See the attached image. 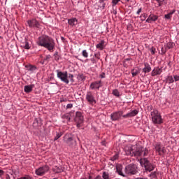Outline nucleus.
<instances>
[{
    "instance_id": "c756f323",
    "label": "nucleus",
    "mask_w": 179,
    "mask_h": 179,
    "mask_svg": "<svg viewBox=\"0 0 179 179\" xmlns=\"http://www.w3.org/2000/svg\"><path fill=\"white\" fill-rule=\"evenodd\" d=\"M167 48L166 47V45H164V47L162 48V55H164V54H166V52H167Z\"/></svg>"
},
{
    "instance_id": "37998d69",
    "label": "nucleus",
    "mask_w": 179,
    "mask_h": 179,
    "mask_svg": "<svg viewBox=\"0 0 179 179\" xmlns=\"http://www.w3.org/2000/svg\"><path fill=\"white\" fill-rule=\"evenodd\" d=\"M51 59V55H48L45 57V58L44 59L45 61H48V59Z\"/></svg>"
},
{
    "instance_id": "cd10ccee",
    "label": "nucleus",
    "mask_w": 179,
    "mask_h": 179,
    "mask_svg": "<svg viewBox=\"0 0 179 179\" xmlns=\"http://www.w3.org/2000/svg\"><path fill=\"white\" fill-rule=\"evenodd\" d=\"M102 178L103 179H110V174H108V172H103L102 173Z\"/></svg>"
},
{
    "instance_id": "79ce46f5",
    "label": "nucleus",
    "mask_w": 179,
    "mask_h": 179,
    "mask_svg": "<svg viewBox=\"0 0 179 179\" xmlns=\"http://www.w3.org/2000/svg\"><path fill=\"white\" fill-rule=\"evenodd\" d=\"M72 107H73V104H72V103H69V104H67V106H66V108L68 109V108H72Z\"/></svg>"
},
{
    "instance_id": "412c9836",
    "label": "nucleus",
    "mask_w": 179,
    "mask_h": 179,
    "mask_svg": "<svg viewBox=\"0 0 179 179\" xmlns=\"http://www.w3.org/2000/svg\"><path fill=\"white\" fill-rule=\"evenodd\" d=\"M105 43L106 42L104 41H101V42L99 43L96 44V48L98 50H100L101 51L104 50V48L106 47V45H104Z\"/></svg>"
},
{
    "instance_id": "bb28decb",
    "label": "nucleus",
    "mask_w": 179,
    "mask_h": 179,
    "mask_svg": "<svg viewBox=\"0 0 179 179\" xmlns=\"http://www.w3.org/2000/svg\"><path fill=\"white\" fill-rule=\"evenodd\" d=\"M166 49L168 50H171V48H173L174 47V43H171V42H169L168 43H166L165 45Z\"/></svg>"
},
{
    "instance_id": "9b49d317",
    "label": "nucleus",
    "mask_w": 179,
    "mask_h": 179,
    "mask_svg": "<svg viewBox=\"0 0 179 179\" xmlns=\"http://www.w3.org/2000/svg\"><path fill=\"white\" fill-rule=\"evenodd\" d=\"M155 149L159 156H162V155L166 153V148L163 147L160 143L155 144Z\"/></svg>"
},
{
    "instance_id": "f704fd0d",
    "label": "nucleus",
    "mask_w": 179,
    "mask_h": 179,
    "mask_svg": "<svg viewBox=\"0 0 179 179\" xmlns=\"http://www.w3.org/2000/svg\"><path fill=\"white\" fill-rule=\"evenodd\" d=\"M62 135V132L57 133L56 136L55 137V141H57V139H59Z\"/></svg>"
},
{
    "instance_id": "a19ab883",
    "label": "nucleus",
    "mask_w": 179,
    "mask_h": 179,
    "mask_svg": "<svg viewBox=\"0 0 179 179\" xmlns=\"http://www.w3.org/2000/svg\"><path fill=\"white\" fill-rule=\"evenodd\" d=\"M99 2L102 3L101 8H106V3L103 0H99Z\"/></svg>"
},
{
    "instance_id": "f257e3e1",
    "label": "nucleus",
    "mask_w": 179,
    "mask_h": 179,
    "mask_svg": "<svg viewBox=\"0 0 179 179\" xmlns=\"http://www.w3.org/2000/svg\"><path fill=\"white\" fill-rule=\"evenodd\" d=\"M38 45L44 47L50 52H52L55 50V41L54 39L47 35L39 36L37 41Z\"/></svg>"
},
{
    "instance_id": "5fc2aeb1",
    "label": "nucleus",
    "mask_w": 179,
    "mask_h": 179,
    "mask_svg": "<svg viewBox=\"0 0 179 179\" xmlns=\"http://www.w3.org/2000/svg\"><path fill=\"white\" fill-rule=\"evenodd\" d=\"M88 179H93V178L92 177V176H90L88 177Z\"/></svg>"
},
{
    "instance_id": "3c124183",
    "label": "nucleus",
    "mask_w": 179,
    "mask_h": 179,
    "mask_svg": "<svg viewBox=\"0 0 179 179\" xmlns=\"http://www.w3.org/2000/svg\"><path fill=\"white\" fill-rule=\"evenodd\" d=\"M94 57H95V58H97V59H100V57L99 56V55L95 54Z\"/></svg>"
},
{
    "instance_id": "4c0bfd02",
    "label": "nucleus",
    "mask_w": 179,
    "mask_h": 179,
    "mask_svg": "<svg viewBox=\"0 0 179 179\" xmlns=\"http://www.w3.org/2000/svg\"><path fill=\"white\" fill-rule=\"evenodd\" d=\"M17 179H31V177L30 176H22V177H20Z\"/></svg>"
},
{
    "instance_id": "b1692460",
    "label": "nucleus",
    "mask_w": 179,
    "mask_h": 179,
    "mask_svg": "<svg viewBox=\"0 0 179 179\" xmlns=\"http://www.w3.org/2000/svg\"><path fill=\"white\" fill-rule=\"evenodd\" d=\"M176 13V10H171L169 13L165 15V19L170 20L171 17H173V15Z\"/></svg>"
},
{
    "instance_id": "4be33fe9",
    "label": "nucleus",
    "mask_w": 179,
    "mask_h": 179,
    "mask_svg": "<svg viewBox=\"0 0 179 179\" xmlns=\"http://www.w3.org/2000/svg\"><path fill=\"white\" fill-rule=\"evenodd\" d=\"M116 171L119 174V176H121L122 177H125V175L124 174V173H122V166L121 165L116 166Z\"/></svg>"
},
{
    "instance_id": "6e6552de",
    "label": "nucleus",
    "mask_w": 179,
    "mask_h": 179,
    "mask_svg": "<svg viewBox=\"0 0 179 179\" xmlns=\"http://www.w3.org/2000/svg\"><path fill=\"white\" fill-rule=\"evenodd\" d=\"M140 164L141 166H144L146 171H153L155 170V165L152 164L147 158H141L140 159Z\"/></svg>"
},
{
    "instance_id": "f3484780",
    "label": "nucleus",
    "mask_w": 179,
    "mask_h": 179,
    "mask_svg": "<svg viewBox=\"0 0 179 179\" xmlns=\"http://www.w3.org/2000/svg\"><path fill=\"white\" fill-rule=\"evenodd\" d=\"M124 152L127 156H134V146H127L124 148Z\"/></svg>"
},
{
    "instance_id": "7c9ffc66",
    "label": "nucleus",
    "mask_w": 179,
    "mask_h": 179,
    "mask_svg": "<svg viewBox=\"0 0 179 179\" xmlns=\"http://www.w3.org/2000/svg\"><path fill=\"white\" fill-rule=\"evenodd\" d=\"M82 55L84 57V58H87L89 57V53H87V51L86 50H83Z\"/></svg>"
},
{
    "instance_id": "473e14b6",
    "label": "nucleus",
    "mask_w": 179,
    "mask_h": 179,
    "mask_svg": "<svg viewBox=\"0 0 179 179\" xmlns=\"http://www.w3.org/2000/svg\"><path fill=\"white\" fill-rule=\"evenodd\" d=\"M118 157H119L118 153H116L113 157H111L110 160H112V162H114L117 160Z\"/></svg>"
},
{
    "instance_id": "7ed1b4c3",
    "label": "nucleus",
    "mask_w": 179,
    "mask_h": 179,
    "mask_svg": "<svg viewBox=\"0 0 179 179\" xmlns=\"http://www.w3.org/2000/svg\"><path fill=\"white\" fill-rule=\"evenodd\" d=\"M138 113V111L137 110H134L123 115L124 112L122 111L114 112L110 115V120H112V121H118L121 117L124 118H131L137 115Z\"/></svg>"
},
{
    "instance_id": "09e8293b",
    "label": "nucleus",
    "mask_w": 179,
    "mask_h": 179,
    "mask_svg": "<svg viewBox=\"0 0 179 179\" xmlns=\"http://www.w3.org/2000/svg\"><path fill=\"white\" fill-rule=\"evenodd\" d=\"M3 174H5V171L0 169V177H2V176H3Z\"/></svg>"
},
{
    "instance_id": "5701e85b",
    "label": "nucleus",
    "mask_w": 179,
    "mask_h": 179,
    "mask_svg": "<svg viewBox=\"0 0 179 179\" xmlns=\"http://www.w3.org/2000/svg\"><path fill=\"white\" fill-rule=\"evenodd\" d=\"M152 71V67L148 64H145V68L143 69L144 73H149Z\"/></svg>"
},
{
    "instance_id": "dca6fc26",
    "label": "nucleus",
    "mask_w": 179,
    "mask_h": 179,
    "mask_svg": "<svg viewBox=\"0 0 179 179\" xmlns=\"http://www.w3.org/2000/svg\"><path fill=\"white\" fill-rule=\"evenodd\" d=\"M159 19V16L155 14H150L146 20L147 23H152V22H156Z\"/></svg>"
},
{
    "instance_id": "f8f14e48",
    "label": "nucleus",
    "mask_w": 179,
    "mask_h": 179,
    "mask_svg": "<svg viewBox=\"0 0 179 179\" xmlns=\"http://www.w3.org/2000/svg\"><path fill=\"white\" fill-rule=\"evenodd\" d=\"M48 170H50L48 166L45 165L36 169L35 173L37 176H44L45 173L48 172Z\"/></svg>"
},
{
    "instance_id": "c85d7f7f",
    "label": "nucleus",
    "mask_w": 179,
    "mask_h": 179,
    "mask_svg": "<svg viewBox=\"0 0 179 179\" xmlns=\"http://www.w3.org/2000/svg\"><path fill=\"white\" fill-rule=\"evenodd\" d=\"M112 94L116 97H120V92L117 89L113 90Z\"/></svg>"
},
{
    "instance_id": "f03ea898",
    "label": "nucleus",
    "mask_w": 179,
    "mask_h": 179,
    "mask_svg": "<svg viewBox=\"0 0 179 179\" xmlns=\"http://www.w3.org/2000/svg\"><path fill=\"white\" fill-rule=\"evenodd\" d=\"M38 45L44 47L50 52H52L55 50V41L54 39L47 35L39 36L37 41Z\"/></svg>"
},
{
    "instance_id": "1a4fd4ad",
    "label": "nucleus",
    "mask_w": 179,
    "mask_h": 179,
    "mask_svg": "<svg viewBox=\"0 0 179 179\" xmlns=\"http://www.w3.org/2000/svg\"><path fill=\"white\" fill-rule=\"evenodd\" d=\"M74 121L77 124V127L80 128L82 127V123L84 121L83 115L80 112H76Z\"/></svg>"
},
{
    "instance_id": "aec40b11",
    "label": "nucleus",
    "mask_w": 179,
    "mask_h": 179,
    "mask_svg": "<svg viewBox=\"0 0 179 179\" xmlns=\"http://www.w3.org/2000/svg\"><path fill=\"white\" fill-rule=\"evenodd\" d=\"M68 23L69 26L73 27V26H76L78 24V20L76 18H71L68 20Z\"/></svg>"
},
{
    "instance_id": "9d476101",
    "label": "nucleus",
    "mask_w": 179,
    "mask_h": 179,
    "mask_svg": "<svg viewBox=\"0 0 179 179\" xmlns=\"http://www.w3.org/2000/svg\"><path fill=\"white\" fill-rule=\"evenodd\" d=\"M85 99L89 104H96V99L94 98V94H93V92L90 91L87 92Z\"/></svg>"
},
{
    "instance_id": "864d4df0",
    "label": "nucleus",
    "mask_w": 179,
    "mask_h": 179,
    "mask_svg": "<svg viewBox=\"0 0 179 179\" xmlns=\"http://www.w3.org/2000/svg\"><path fill=\"white\" fill-rule=\"evenodd\" d=\"M6 179H10V176L9 175L6 176Z\"/></svg>"
},
{
    "instance_id": "a878e982",
    "label": "nucleus",
    "mask_w": 179,
    "mask_h": 179,
    "mask_svg": "<svg viewBox=\"0 0 179 179\" xmlns=\"http://www.w3.org/2000/svg\"><path fill=\"white\" fill-rule=\"evenodd\" d=\"M25 68H27V71H31V72H33V71H36V67L33 65H27Z\"/></svg>"
},
{
    "instance_id": "2f4dec72",
    "label": "nucleus",
    "mask_w": 179,
    "mask_h": 179,
    "mask_svg": "<svg viewBox=\"0 0 179 179\" xmlns=\"http://www.w3.org/2000/svg\"><path fill=\"white\" fill-rule=\"evenodd\" d=\"M150 51L152 55H155L156 54V48H155L154 47H152L151 48H150Z\"/></svg>"
},
{
    "instance_id": "6e6d98bb",
    "label": "nucleus",
    "mask_w": 179,
    "mask_h": 179,
    "mask_svg": "<svg viewBox=\"0 0 179 179\" xmlns=\"http://www.w3.org/2000/svg\"><path fill=\"white\" fill-rule=\"evenodd\" d=\"M69 121H71V117H68Z\"/></svg>"
},
{
    "instance_id": "ddd939ff",
    "label": "nucleus",
    "mask_w": 179,
    "mask_h": 179,
    "mask_svg": "<svg viewBox=\"0 0 179 179\" xmlns=\"http://www.w3.org/2000/svg\"><path fill=\"white\" fill-rule=\"evenodd\" d=\"M64 141L66 143H67V145H69V146H70V148H73L75 145V141L72 137H70L69 135L64 136Z\"/></svg>"
},
{
    "instance_id": "bf43d9fd",
    "label": "nucleus",
    "mask_w": 179,
    "mask_h": 179,
    "mask_svg": "<svg viewBox=\"0 0 179 179\" xmlns=\"http://www.w3.org/2000/svg\"><path fill=\"white\" fill-rule=\"evenodd\" d=\"M0 62H1V59H0Z\"/></svg>"
},
{
    "instance_id": "ea45409f",
    "label": "nucleus",
    "mask_w": 179,
    "mask_h": 179,
    "mask_svg": "<svg viewBox=\"0 0 179 179\" xmlns=\"http://www.w3.org/2000/svg\"><path fill=\"white\" fill-rule=\"evenodd\" d=\"M141 17H143V19H142V20H145V19H146V17H148V14L143 13L141 15Z\"/></svg>"
},
{
    "instance_id": "4468645a",
    "label": "nucleus",
    "mask_w": 179,
    "mask_h": 179,
    "mask_svg": "<svg viewBox=\"0 0 179 179\" xmlns=\"http://www.w3.org/2000/svg\"><path fill=\"white\" fill-rule=\"evenodd\" d=\"M27 23L29 27H36L37 29L40 27V22L36 19L29 20Z\"/></svg>"
},
{
    "instance_id": "4d7b16f0",
    "label": "nucleus",
    "mask_w": 179,
    "mask_h": 179,
    "mask_svg": "<svg viewBox=\"0 0 179 179\" xmlns=\"http://www.w3.org/2000/svg\"><path fill=\"white\" fill-rule=\"evenodd\" d=\"M127 2H129V0H125Z\"/></svg>"
},
{
    "instance_id": "a211bd4d",
    "label": "nucleus",
    "mask_w": 179,
    "mask_h": 179,
    "mask_svg": "<svg viewBox=\"0 0 179 179\" xmlns=\"http://www.w3.org/2000/svg\"><path fill=\"white\" fill-rule=\"evenodd\" d=\"M162 72H163V70L162 69V68L155 67L152 70L151 75L152 76H156L157 75H160Z\"/></svg>"
},
{
    "instance_id": "c03bdc74",
    "label": "nucleus",
    "mask_w": 179,
    "mask_h": 179,
    "mask_svg": "<svg viewBox=\"0 0 179 179\" xmlns=\"http://www.w3.org/2000/svg\"><path fill=\"white\" fill-rule=\"evenodd\" d=\"M131 73H132V76H136V75H138V71H133L131 72Z\"/></svg>"
},
{
    "instance_id": "2eb2a0df",
    "label": "nucleus",
    "mask_w": 179,
    "mask_h": 179,
    "mask_svg": "<svg viewBox=\"0 0 179 179\" xmlns=\"http://www.w3.org/2000/svg\"><path fill=\"white\" fill-rule=\"evenodd\" d=\"M90 89H92V90H94V89H100V87H101V81H96L92 83L90 85Z\"/></svg>"
},
{
    "instance_id": "a18cd8bd",
    "label": "nucleus",
    "mask_w": 179,
    "mask_h": 179,
    "mask_svg": "<svg viewBox=\"0 0 179 179\" xmlns=\"http://www.w3.org/2000/svg\"><path fill=\"white\" fill-rule=\"evenodd\" d=\"M141 12H142V8H139L137 12H136V15H141Z\"/></svg>"
},
{
    "instance_id": "20e7f679",
    "label": "nucleus",
    "mask_w": 179,
    "mask_h": 179,
    "mask_svg": "<svg viewBox=\"0 0 179 179\" xmlns=\"http://www.w3.org/2000/svg\"><path fill=\"white\" fill-rule=\"evenodd\" d=\"M56 73L58 79H60L66 85H69V81L73 82V75L71 73L68 74V71L62 72L59 70H56Z\"/></svg>"
},
{
    "instance_id": "e433bc0d",
    "label": "nucleus",
    "mask_w": 179,
    "mask_h": 179,
    "mask_svg": "<svg viewBox=\"0 0 179 179\" xmlns=\"http://www.w3.org/2000/svg\"><path fill=\"white\" fill-rule=\"evenodd\" d=\"M150 178H151L152 179L156 178V177H157V176H156V172H152V173H151L150 175Z\"/></svg>"
},
{
    "instance_id": "8fccbe9b",
    "label": "nucleus",
    "mask_w": 179,
    "mask_h": 179,
    "mask_svg": "<svg viewBox=\"0 0 179 179\" xmlns=\"http://www.w3.org/2000/svg\"><path fill=\"white\" fill-rule=\"evenodd\" d=\"M54 171H55V173H61V170H59V169H57L55 171V169H54Z\"/></svg>"
},
{
    "instance_id": "49530a36",
    "label": "nucleus",
    "mask_w": 179,
    "mask_h": 179,
    "mask_svg": "<svg viewBox=\"0 0 179 179\" xmlns=\"http://www.w3.org/2000/svg\"><path fill=\"white\" fill-rule=\"evenodd\" d=\"M100 77L103 79L104 78H106V73H102L101 75H100Z\"/></svg>"
},
{
    "instance_id": "603ef678",
    "label": "nucleus",
    "mask_w": 179,
    "mask_h": 179,
    "mask_svg": "<svg viewBox=\"0 0 179 179\" xmlns=\"http://www.w3.org/2000/svg\"><path fill=\"white\" fill-rule=\"evenodd\" d=\"M95 179H103V178H101V176L100 175H98V176L95 178Z\"/></svg>"
},
{
    "instance_id": "393cba45",
    "label": "nucleus",
    "mask_w": 179,
    "mask_h": 179,
    "mask_svg": "<svg viewBox=\"0 0 179 179\" xmlns=\"http://www.w3.org/2000/svg\"><path fill=\"white\" fill-rule=\"evenodd\" d=\"M166 83H174V78L173 76H168L166 78Z\"/></svg>"
},
{
    "instance_id": "c9c22d12",
    "label": "nucleus",
    "mask_w": 179,
    "mask_h": 179,
    "mask_svg": "<svg viewBox=\"0 0 179 179\" xmlns=\"http://www.w3.org/2000/svg\"><path fill=\"white\" fill-rule=\"evenodd\" d=\"M24 48L25 50H30V46L29 45V42H25V45H24Z\"/></svg>"
},
{
    "instance_id": "423d86ee",
    "label": "nucleus",
    "mask_w": 179,
    "mask_h": 179,
    "mask_svg": "<svg viewBox=\"0 0 179 179\" xmlns=\"http://www.w3.org/2000/svg\"><path fill=\"white\" fill-rule=\"evenodd\" d=\"M151 117L153 124H157L158 125L163 124V118H162V115L159 113L157 110L151 112Z\"/></svg>"
},
{
    "instance_id": "0eeeda50",
    "label": "nucleus",
    "mask_w": 179,
    "mask_h": 179,
    "mask_svg": "<svg viewBox=\"0 0 179 179\" xmlns=\"http://www.w3.org/2000/svg\"><path fill=\"white\" fill-rule=\"evenodd\" d=\"M124 172L127 176H135L138 173V166L135 164H130L126 166Z\"/></svg>"
},
{
    "instance_id": "de8ad7c7",
    "label": "nucleus",
    "mask_w": 179,
    "mask_h": 179,
    "mask_svg": "<svg viewBox=\"0 0 179 179\" xmlns=\"http://www.w3.org/2000/svg\"><path fill=\"white\" fill-rule=\"evenodd\" d=\"M78 78L81 79V80H85V76H83V75H80Z\"/></svg>"
},
{
    "instance_id": "72a5a7b5",
    "label": "nucleus",
    "mask_w": 179,
    "mask_h": 179,
    "mask_svg": "<svg viewBox=\"0 0 179 179\" xmlns=\"http://www.w3.org/2000/svg\"><path fill=\"white\" fill-rule=\"evenodd\" d=\"M119 2H121V0H112V6H115Z\"/></svg>"
},
{
    "instance_id": "13d9d810",
    "label": "nucleus",
    "mask_w": 179,
    "mask_h": 179,
    "mask_svg": "<svg viewBox=\"0 0 179 179\" xmlns=\"http://www.w3.org/2000/svg\"><path fill=\"white\" fill-rule=\"evenodd\" d=\"M62 40H64V37H62Z\"/></svg>"
},
{
    "instance_id": "39448f33",
    "label": "nucleus",
    "mask_w": 179,
    "mask_h": 179,
    "mask_svg": "<svg viewBox=\"0 0 179 179\" xmlns=\"http://www.w3.org/2000/svg\"><path fill=\"white\" fill-rule=\"evenodd\" d=\"M133 153L136 157L139 156H148L149 154V150L146 148H143V147L140 145H133Z\"/></svg>"
},
{
    "instance_id": "6ab92c4d",
    "label": "nucleus",
    "mask_w": 179,
    "mask_h": 179,
    "mask_svg": "<svg viewBox=\"0 0 179 179\" xmlns=\"http://www.w3.org/2000/svg\"><path fill=\"white\" fill-rule=\"evenodd\" d=\"M33 89H34V84L25 85L24 87V91L25 93H31V92H33Z\"/></svg>"
},
{
    "instance_id": "58836bf2",
    "label": "nucleus",
    "mask_w": 179,
    "mask_h": 179,
    "mask_svg": "<svg viewBox=\"0 0 179 179\" xmlns=\"http://www.w3.org/2000/svg\"><path fill=\"white\" fill-rule=\"evenodd\" d=\"M173 80H175V82H178V80H179V76H178V75L173 76Z\"/></svg>"
}]
</instances>
